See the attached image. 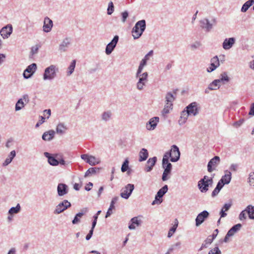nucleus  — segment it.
I'll use <instances>...</instances> for the list:
<instances>
[{
    "mask_svg": "<svg viewBox=\"0 0 254 254\" xmlns=\"http://www.w3.org/2000/svg\"><path fill=\"white\" fill-rule=\"evenodd\" d=\"M249 183L250 185L254 186V173H251L250 175Z\"/></svg>",
    "mask_w": 254,
    "mask_h": 254,
    "instance_id": "603ef678",
    "label": "nucleus"
},
{
    "mask_svg": "<svg viewBox=\"0 0 254 254\" xmlns=\"http://www.w3.org/2000/svg\"><path fill=\"white\" fill-rule=\"evenodd\" d=\"M45 156L48 158V162L53 166H57L59 164V161L54 157L51 156L50 153L48 152L44 153Z\"/></svg>",
    "mask_w": 254,
    "mask_h": 254,
    "instance_id": "393cba45",
    "label": "nucleus"
},
{
    "mask_svg": "<svg viewBox=\"0 0 254 254\" xmlns=\"http://www.w3.org/2000/svg\"><path fill=\"white\" fill-rule=\"evenodd\" d=\"M96 173V170L94 168H89L85 173L84 177H87L90 174H94Z\"/></svg>",
    "mask_w": 254,
    "mask_h": 254,
    "instance_id": "49530a36",
    "label": "nucleus"
},
{
    "mask_svg": "<svg viewBox=\"0 0 254 254\" xmlns=\"http://www.w3.org/2000/svg\"><path fill=\"white\" fill-rule=\"evenodd\" d=\"M37 66L35 64H32L29 65L23 72V76L25 78H28L34 73Z\"/></svg>",
    "mask_w": 254,
    "mask_h": 254,
    "instance_id": "9d476101",
    "label": "nucleus"
},
{
    "mask_svg": "<svg viewBox=\"0 0 254 254\" xmlns=\"http://www.w3.org/2000/svg\"><path fill=\"white\" fill-rule=\"evenodd\" d=\"M75 60L72 61L69 66L68 68L67 75H70L74 71L75 66Z\"/></svg>",
    "mask_w": 254,
    "mask_h": 254,
    "instance_id": "4c0bfd02",
    "label": "nucleus"
},
{
    "mask_svg": "<svg viewBox=\"0 0 254 254\" xmlns=\"http://www.w3.org/2000/svg\"><path fill=\"white\" fill-rule=\"evenodd\" d=\"M119 37L118 36H115L112 41L109 43L106 48V53L107 55L110 54L112 51L114 50V48L116 47V45L118 41Z\"/></svg>",
    "mask_w": 254,
    "mask_h": 254,
    "instance_id": "1a4fd4ad",
    "label": "nucleus"
},
{
    "mask_svg": "<svg viewBox=\"0 0 254 254\" xmlns=\"http://www.w3.org/2000/svg\"><path fill=\"white\" fill-rule=\"evenodd\" d=\"M146 24L144 20L138 21L133 28L132 34L134 39L138 38L145 29Z\"/></svg>",
    "mask_w": 254,
    "mask_h": 254,
    "instance_id": "7ed1b4c3",
    "label": "nucleus"
},
{
    "mask_svg": "<svg viewBox=\"0 0 254 254\" xmlns=\"http://www.w3.org/2000/svg\"><path fill=\"white\" fill-rule=\"evenodd\" d=\"M180 153L178 147L174 145L172 146L171 149L169 152H167L164 155L163 157V162L164 163H166L167 161V159L170 157V160L172 162H176L179 160L180 158Z\"/></svg>",
    "mask_w": 254,
    "mask_h": 254,
    "instance_id": "f257e3e1",
    "label": "nucleus"
},
{
    "mask_svg": "<svg viewBox=\"0 0 254 254\" xmlns=\"http://www.w3.org/2000/svg\"><path fill=\"white\" fill-rule=\"evenodd\" d=\"M220 190L218 189V188L216 187L212 193V196L214 197L216 195L219 193Z\"/></svg>",
    "mask_w": 254,
    "mask_h": 254,
    "instance_id": "052dcab7",
    "label": "nucleus"
},
{
    "mask_svg": "<svg viewBox=\"0 0 254 254\" xmlns=\"http://www.w3.org/2000/svg\"><path fill=\"white\" fill-rule=\"evenodd\" d=\"M128 17V13L127 11H125L122 13V21L125 22L126 21L127 17Z\"/></svg>",
    "mask_w": 254,
    "mask_h": 254,
    "instance_id": "6e6d98bb",
    "label": "nucleus"
},
{
    "mask_svg": "<svg viewBox=\"0 0 254 254\" xmlns=\"http://www.w3.org/2000/svg\"><path fill=\"white\" fill-rule=\"evenodd\" d=\"M55 131L53 130L45 132L42 135V138L44 140L49 141L52 139L55 135Z\"/></svg>",
    "mask_w": 254,
    "mask_h": 254,
    "instance_id": "5701e85b",
    "label": "nucleus"
},
{
    "mask_svg": "<svg viewBox=\"0 0 254 254\" xmlns=\"http://www.w3.org/2000/svg\"><path fill=\"white\" fill-rule=\"evenodd\" d=\"M220 80L216 79L213 81L209 86L210 90H216L220 86Z\"/></svg>",
    "mask_w": 254,
    "mask_h": 254,
    "instance_id": "473e14b6",
    "label": "nucleus"
},
{
    "mask_svg": "<svg viewBox=\"0 0 254 254\" xmlns=\"http://www.w3.org/2000/svg\"><path fill=\"white\" fill-rule=\"evenodd\" d=\"M93 186V184L92 183L89 182L88 184L86 185V186L85 187V189L89 191L91 189L92 187Z\"/></svg>",
    "mask_w": 254,
    "mask_h": 254,
    "instance_id": "e2e57ef3",
    "label": "nucleus"
},
{
    "mask_svg": "<svg viewBox=\"0 0 254 254\" xmlns=\"http://www.w3.org/2000/svg\"><path fill=\"white\" fill-rule=\"evenodd\" d=\"M110 117V114L109 113H104L103 114L102 118L104 120H107Z\"/></svg>",
    "mask_w": 254,
    "mask_h": 254,
    "instance_id": "680f3d73",
    "label": "nucleus"
},
{
    "mask_svg": "<svg viewBox=\"0 0 254 254\" xmlns=\"http://www.w3.org/2000/svg\"><path fill=\"white\" fill-rule=\"evenodd\" d=\"M128 168V161L127 159H126L122 165V168H121L122 171L123 172H126Z\"/></svg>",
    "mask_w": 254,
    "mask_h": 254,
    "instance_id": "c03bdc74",
    "label": "nucleus"
},
{
    "mask_svg": "<svg viewBox=\"0 0 254 254\" xmlns=\"http://www.w3.org/2000/svg\"><path fill=\"white\" fill-rule=\"evenodd\" d=\"M224 183H221V180L218 182V183L217 185L216 188H218L220 190L222 189L223 186H224Z\"/></svg>",
    "mask_w": 254,
    "mask_h": 254,
    "instance_id": "338daca9",
    "label": "nucleus"
},
{
    "mask_svg": "<svg viewBox=\"0 0 254 254\" xmlns=\"http://www.w3.org/2000/svg\"><path fill=\"white\" fill-rule=\"evenodd\" d=\"M93 230H90L89 233L87 235V236L86 237V239L87 240H89L91 238L92 234H93Z\"/></svg>",
    "mask_w": 254,
    "mask_h": 254,
    "instance_id": "69168bd1",
    "label": "nucleus"
},
{
    "mask_svg": "<svg viewBox=\"0 0 254 254\" xmlns=\"http://www.w3.org/2000/svg\"><path fill=\"white\" fill-rule=\"evenodd\" d=\"M249 217L251 219H254V206L249 205L246 208Z\"/></svg>",
    "mask_w": 254,
    "mask_h": 254,
    "instance_id": "c85d7f7f",
    "label": "nucleus"
},
{
    "mask_svg": "<svg viewBox=\"0 0 254 254\" xmlns=\"http://www.w3.org/2000/svg\"><path fill=\"white\" fill-rule=\"evenodd\" d=\"M147 76L148 74L146 72L140 75V74H138V76L139 77V79L137 84V87L139 90H141L143 88V86L145 84V83L147 81Z\"/></svg>",
    "mask_w": 254,
    "mask_h": 254,
    "instance_id": "2eb2a0df",
    "label": "nucleus"
},
{
    "mask_svg": "<svg viewBox=\"0 0 254 254\" xmlns=\"http://www.w3.org/2000/svg\"><path fill=\"white\" fill-rule=\"evenodd\" d=\"M67 186L63 184H60L58 186V194L60 196H63L67 192L66 190Z\"/></svg>",
    "mask_w": 254,
    "mask_h": 254,
    "instance_id": "b1692460",
    "label": "nucleus"
},
{
    "mask_svg": "<svg viewBox=\"0 0 254 254\" xmlns=\"http://www.w3.org/2000/svg\"><path fill=\"white\" fill-rule=\"evenodd\" d=\"M148 156V151L146 149L142 148L139 152V161L145 160Z\"/></svg>",
    "mask_w": 254,
    "mask_h": 254,
    "instance_id": "cd10ccee",
    "label": "nucleus"
},
{
    "mask_svg": "<svg viewBox=\"0 0 254 254\" xmlns=\"http://www.w3.org/2000/svg\"><path fill=\"white\" fill-rule=\"evenodd\" d=\"M84 213L83 212H79L77 213L75 216L74 219L72 220L73 224H76L80 222L79 218H81L83 215Z\"/></svg>",
    "mask_w": 254,
    "mask_h": 254,
    "instance_id": "58836bf2",
    "label": "nucleus"
},
{
    "mask_svg": "<svg viewBox=\"0 0 254 254\" xmlns=\"http://www.w3.org/2000/svg\"><path fill=\"white\" fill-rule=\"evenodd\" d=\"M231 206V204L230 203H226L224 205L220 213L221 217H224L226 216L227 213H225V211H228L230 209Z\"/></svg>",
    "mask_w": 254,
    "mask_h": 254,
    "instance_id": "7c9ffc66",
    "label": "nucleus"
},
{
    "mask_svg": "<svg viewBox=\"0 0 254 254\" xmlns=\"http://www.w3.org/2000/svg\"><path fill=\"white\" fill-rule=\"evenodd\" d=\"M254 3V0H248L243 4L241 8V11L242 12H246Z\"/></svg>",
    "mask_w": 254,
    "mask_h": 254,
    "instance_id": "2f4dec72",
    "label": "nucleus"
},
{
    "mask_svg": "<svg viewBox=\"0 0 254 254\" xmlns=\"http://www.w3.org/2000/svg\"><path fill=\"white\" fill-rule=\"evenodd\" d=\"M53 27V21L49 17H46L44 19L43 31L45 32H50Z\"/></svg>",
    "mask_w": 254,
    "mask_h": 254,
    "instance_id": "a211bd4d",
    "label": "nucleus"
},
{
    "mask_svg": "<svg viewBox=\"0 0 254 254\" xmlns=\"http://www.w3.org/2000/svg\"><path fill=\"white\" fill-rule=\"evenodd\" d=\"M23 100L25 101V102H28V96L27 95H24L22 99H19L17 102L16 104L15 105V110L18 111L21 109L24 106V104L23 102Z\"/></svg>",
    "mask_w": 254,
    "mask_h": 254,
    "instance_id": "412c9836",
    "label": "nucleus"
},
{
    "mask_svg": "<svg viewBox=\"0 0 254 254\" xmlns=\"http://www.w3.org/2000/svg\"><path fill=\"white\" fill-rule=\"evenodd\" d=\"M38 50V47L37 46H35L34 47H33L31 49V53L32 55L36 54Z\"/></svg>",
    "mask_w": 254,
    "mask_h": 254,
    "instance_id": "0e129e2a",
    "label": "nucleus"
},
{
    "mask_svg": "<svg viewBox=\"0 0 254 254\" xmlns=\"http://www.w3.org/2000/svg\"><path fill=\"white\" fill-rule=\"evenodd\" d=\"M80 187H81V185L77 183L74 184V186H73L74 189H75L76 190H79V189L80 188Z\"/></svg>",
    "mask_w": 254,
    "mask_h": 254,
    "instance_id": "774afa93",
    "label": "nucleus"
},
{
    "mask_svg": "<svg viewBox=\"0 0 254 254\" xmlns=\"http://www.w3.org/2000/svg\"><path fill=\"white\" fill-rule=\"evenodd\" d=\"M216 68L217 67L214 65V64H212L211 63L210 66L209 68L207 69V70L208 72H210L215 70Z\"/></svg>",
    "mask_w": 254,
    "mask_h": 254,
    "instance_id": "864d4df0",
    "label": "nucleus"
},
{
    "mask_svg": "<svg viewBox=\"0 0 254 254\" xmlns=\"http://www.w3.org/2000/svg\"><path fill=\"white\" fill-rule=\"evenodd\" d=\"M131 224L129 225L128 228L129 229H134L136 227L138 226L140 224V220L137 219V217L132 218L131 219Z\"/></svg>",
    "mask_w": 254,
    "mask_h": 254,
    "instance_id": "a878e982",
    "label": "nucleus"
},
{
    "mask_svg": "<svg viewBox=\"0 0 254 254\" xmlns=\"http://www.w3.org/2000/svg\"><path fill=\"white\" fill-rule=\"evenodd\" d=\"M246 213H247V211H246V209L242 211L239 215V219L241 220L245 219L246 218Z\"/></svg>",
    "mask_w": 254,
    "mask_h": 254,
    "instance_id": "3c124183",
    "label": "nucleus"
},
{
    "mask_svg": "<svg viewBox=\"0 0 254 254\" xmlns=\"http://www.w3.org/2000/svg\"><path fill=\"white\" fill-rule=\"evenodd\" d=\"M156 160L157 158L156 157H154L153 158L149 159V160L147 162V164L146 165V171L149 172L152 170L153 167L156 163Z\"/></svg>",
    "mask_w": 254,
    "mask_h": 254,
    "instance_id": "4be33fe9",
    "label": "nucleus"
},
{
    "mask_svg": "<svg viewBox=\"0 0 254 254\" xmlns=\"http://www.w3.org/2000/svg\"><path fill=\"white\" fill-rule=\"evenodd\" d=\"M203 22L204 23H206V25L205 26V27L206 28H207V29H209L211 28V27H212V25H211V24H210L209 23V21H208V19H204V20L203 21Z\"/></svg>",
    "mask_w": 254,
    "mask_h": 254,
    "instance_id": "5fc2aeb1",
    "label": "nucleus"
},
{
    "mask_svg": "<svg viewBox=\"0 0 254 254\" xmlns=\"http://www.w3.org/2000/svg\"><path fill=\"white\" fill-rule=\"evenodd\" d=\"M114 11V5L113 2L111 1L109 3L108 8V14H111Z\"/></svg>",
    "mask_w": 254,
    "mask_h": 254,
    "instance_id": "de8ad7c7",
    "label": "nucleus"
},
{
    "mask_svg": "<svg viewBox=\"0 0 254 254\" xmlns=\"http://www.w3.org/2000/svg\"><path fill=\"white\" fill-rule=\"evenodd\" d=\"M198 112L197 104L195 102H193L187 107L186 111H184L182 112L181 118V119H183V122H185L189 115L195 116Z\"/></svg>",
    "mask_w": 254,
    "mask_h": 254,
    "instance_id": "f03ea898",
    "label": "nucleus"
},
{
    "mask_svg": "<svg viewBox=\"0 0 254 254\" xmlns=\"http://www.w3.org/2000/svg\"><path fill=\"white\" fill-rule=\"evenodd\" d=\"M71 204L66 200H64L62 202L59 204L54 211L55 214H60L70 207Z\"/></svg>",
    "mask_w": 254,
    "mask_h": 254,
    "instance_id": "6e6552de",
    "label": "nucleus"
},
{
    "mask_svg": "<svg viewBox=\"0 0 254 254\" xmlns=\"http://www.w3.org/2000/svg\"><path fill=\"white\" fill-rule=\"evenodd\" d=\"M213 183L212 179H209L207 176H205L201 179L198 183V186L202 192H205L208 190L209 186H211Z\"/></svg>",
    "mask_w": 254,
    "mask_h": 254,
    "instance_id": "20e7f679",
    "label": "nucleus"
},
{
    "mask_svg": "<svg viewBox=\"0 0 254 254\" xmlns=\"http://www.w3.org/2000/svg\"><path fill=\"white\" fill-rule=\"evenodd\" d=\"M12 32V27L11 25H7L3 27L0 31L1 36L4 39L8 38Z\"/></svg>",
    "mask_w": 254,
    "mask_h": 254,
    "instance_id": "9b49d317",
    "label": "nucleus"
},
{
    "mask_svg": "<svg viewBox=\"0 0 254 254\" xmlns=\"http://www.w3.org/2000/svg\"><path fill=\"white\" fill-rule=\"evenodd\" d=\"M40 118V120L36 125V127H38L40 125L42 124L45 122V118L44 117H43V116H41Z\"/></svg>",
    "mask_w": 254,
    "mask_h": 254,
    "instance_id": "4d7b16f0",
    "label": "nucleus"
},
{
    "mask_svg": "<svg viewBox=\"0 0 254 254\" xmlns=\"http://www.w3.org/2000/svg\"><path fill=\"white\" fill-rule=\"evenodd\" d=\"M134 189V186L132 184H128L122 189L121 196L124 198L127 199L131 194Z\"/></svg>",
    "mask_w": 254,
    "mask_h": 254,
    "instance_id": "0eeeda50",
    "label": "nucleus"
},
{
    "mask_svg": "<svg viewBox=\"0 0 254 254\" xmlns=\"http://www.w3.org/2000/svg\"><path fill=\"white\" fill-rule=\"evenodd\" d=\"M178 222L177 219L175 220V223L174 226L169 230L168 233V237L169 238L171 237L174 233L176 231V230L178 227Z\"/></svg>",
    "mask_w": 254,
    "mask_h": 254,
    "instance_id": "72a5a7b5",
    "label": "nucleus"
},
{
    "mask_svg": "<svg viewBox=\"0 0 254 254\" xmlns=\"http://www.w3.org/2000/svg\"><path fill=\"white\" fill-rule=\"evenodd\" d=\"M57 132L58 133H63L66 130V127L62 124H59L57 127Z\"/></svg>",
    "mask_w": 254,
    "mask_h": 254,
    "instance_id": "c9c22d12",
    "label": "nucleus"
},
{
    "mask_svg": "<svg viewBox=\"0 0 254 254\" xmlns=\"http://www.w3.org/2000/svg\"><path fill=\"white\" fill-rule=\"evenodd\" d=\"M234 42L235 39L233 38L226 39L223 43V47L225 50L229 49L232 47Z\"/></svg>",
    "mask_w": 254,
    "mask_h": 254,
    "instance_id": "6ab92c4d",
    "label": "nucleus"
},
{
    "mask_svg": "<svg viewBox=\"0 0 254 254\" xmlns=\"http://www.w3.org/2000/svg\"><path fill=\"white\" fill-rule=\"evenodd\" d=\"M174 97L172 94L171 93H168L166 96V104L169 105V104H172V102L174 100Z\"/></svg>",
    "mask_w": 254,
    "mask_h": 254,
    "instance_id": "e433bc0d",
    "label": "nucleus"
},
{
    "mask_svg": "<svg viewBox=\"0 0 254 254\" xmlns=\"http://www.w3.org/2000/svg\"><path fill=\"white\" fill-rule=\"evenodd\" d=\"M56 66L51 65L49 67L46 68L44 74V79H52L56 76Z\"/></svg>",
    "mask_w": 254,
    "mask_h": 254,
    "instance_id": "423d86ee",
    "label": "nucleus"
},
{
    "mask_svg": "<svg viewBox=\"0 0 254 254\" xmlns=\"http://www.w3.org/2000/svg\"><path fill=\"white\" fill-rule=\"evenodd\" d=\"M158 117H154L150 120L148 124H147L146 127L148 129H153L156 127L157 123L159 122Z\"/></svg>",
    "mask_w": 254,
    "mask_h": 254,
    "instance_id": "aec40b11",
    "label": "nucleus"
},
{
    "mask_svg": "<svg viewBox=\"0 0 254 254\" xmlns=\"http://www.w3.org/2000/svg\"><path fill=\"white\" fill-rule=\"evenodd\" d=\"M215 231L216 232V234H213L212 235L209 236L205 240L204 243L202 244L201 248L199 250V251H201L203 249L207 248L209 245L211 244L213 240L216 237L218 233V230L216 229Z\"/></svg>",
    "mask_w": 254,
    "mask_h": 254,
    "instance_id": "ddd939ff",
    "label": "nucleus"
},
{
    "mask_svg": "<svg viewBox=\"0 0 254 254\" xmlns=\"http://www.w3.org/2000/svg\"><path fill=\"white\" fill-rule=\"evenodd\" d=\"M15 154H16L15 151L14 150L10 152V154L9 157L7 158L5 160V162L3 163V165L6 166L8 164H9L11 162V161L13 159V158L15 156Z\"/></svg>",
    "mask_w": 254,
    "mask_h": 254,
    "instance_id": "f704fd0d",
    "label": "nucleus"
},
{
    "mask_svg": "<svg viewBox=\"0 0 254 254\" xmlns=\"http://www.w3.org/2000/svg\"><path fill=\"white\" fill-rule=\"evenodd\" d=\"M173 106L172 104H169V105H167L166 104L165 107L162 111V114L163 115H165L168 114L169 112L170 109H172V107Z\"/></svg>",
    "mask_w": 254,
    "mask_h": 254,
    "instance_id": "37998d69",
    "label": "nucleus"
},
{
    "mask_svg": "<svg viewBox=\"0 0 254 254\" xmlns=\"http://www.w3.org/2000/svg\"><path fill=\"white\" fill-rule=\"evenodd\" d=\"M231 179V174L229 172L227 174L223 176L220 180L221 183H224V184H228L230 183Z\"/></svg>",
    "mask_w": 254,
    "mask_h": 254,
    "instance_id": "c756f323",
    "label": "nucleus"
},
{
    "mask_svg": "<svg viewBox=\"0 0 254 254\" xmlns=\"http://www.w3.org/2000/svg\"><path fill=\"white\" fill-rule=\"evenodd\" d=\"M220 162V158L218 156H215L208 162L207 168L208 171L211 172L215 169V167Z\"/></svg>",
    "mask_w": 254,
    "mask_h": 254,
    "instance_id": "f8f14e48",
    "label": "nucleus"
},
{
    "mask_svg": "<svg viewBox=\"0 0 254 254\" xmlns=\"http://www.w3.org/2000/svg\"><path fill=\"white\" fill-rule=\"evenodd\" d=\"M219 80H220V82L224 81H228L229 80V78L227 74L225 72H224L221 74V77Z\"/></svg>",
    "mask_w": 254,
    "mask_h": 254,
    "instance_id": "8fccbe9b",
    "label": "nucleus"
},
{
    "mask_svg": "<svg viewBox=\"0 0 254 254\" xmlns=\"http://www.w3.org/2000/svg\"><path fill=\"white\" fill-rule=\"evenodd\" d=\"M171 172L169 171L167 169H164V171L162 175V180L165 181L169 179V175L170 174Z\"/></svg>",
    "mask_w": 254,
    "mask_h": 254,
    "instance_id": "a19ab883",
    "label": "nucleus"
},
{
    "mask_svg": "<svg viewBox=\"0 0 254 254\" xmlns=\"http://www.w3.org/2000/svg\"><path fill=\"white\" fill-rule=\"evenodd\" d=\"M249 114L251 116H254V103L251 105Z\"/></svg>",
    "mask_w": 254,
    "mask_h": 254,
    "instance_id": "bf43d9fd",
    "label": "nucleus"
},
{
    "mask_svg": "<svg viewBox=\"0 0 254 254\" xmlns=\"http://www.w3.org/2000/svg\"><path fill=\"white\" fill-rule=\"evenodd\" d=\"M162 165L163 168L164 169H167L169 171L171 172L172 169V164L169 162V159H167V161L166 163L163 162V160H162Z\"/></svg>",
    "mask_w": 254,
    "mask_h": 254,
    "instance_id": "79ce46f5",
    "label": "nucleus"
},
{
    "mask_svg": "<svg viewBox=\"0 0 254 254\" xmlns=\"http://www.w3.org/2000/svg\"><path fill=\"white\" fill-rule=\"evenodd\" d=\"M20 209V206L19 204H18L16 207H12L9 210V213L10 214H12L14 213H18Z\"/></svg>",
    "mask_w": 254,
    "mask_h": 254,
    "instance_id": "ea45409f",
    "label": "nucleus"
},
{
    "mask_svg": "<svg viewBox=\"0 0 254 254\" xmlns=\"http://www.w3.org/2000/svg\"><path fill=\"white\" fill-rule=\"evenodd\" d=\"M208 254H221V251L218 247H215L210 251Z\"/></svg>",
    "mask_w": 254,
    "mask_h": 254,
    "instance_id": "09e8293b",
    "label": "nucleus"
},
{
    "mask_svg": "<svg viewBox=\"0 0 254 254\" xmlns=\"http://www.w3.org/2000/svg\"><path fill=\"white\" fill-rule=\"evenodd\" d=\"M168 190V187L167 185L164 186L163 188H162L159 190L158 191L156 196H155V200H154L152 203V205H154L156 203H160L162 201H160L159 199H158V197L161 198L164 194Z\"/></svg>",
    "mask_w": 254,
    "mask_h": 254,
    "instance_id": "4468645a",
    "label": "nucleus"
},
{
    "mask_svg": "<svg viewBox=\"0 0 254 254\" xmlns=\"http://www.w3.org/2000/svg\"><path fill=\"white\" fill-rule=\"evenodd\" d=\"M44 115L47 116V118L48 119L51 116V110L50 109L44 110Z\"/></svg>",
    "mask_w": 254,
    "mask_h": 254,
    "instance_id": "13d9d810",
    "label": "nucleus"
},
{
    "mask_svg": "<svg viewBox=\"0 0 254 254\" xmlns=\"http://www.w3.org/2000/svg\"><path fill=\"white\" fill-rule=\"evenodd\" d=\"M211 63L214 64V65L217 67L219 65V61L217 56H215L211 59Z\"/></svg>",
    "mask_w": 254,
    "mask_h": 254,
    "instance_id": "a18cd8bd",
    "label": "nucleus"
},
{
    "mask_svg": "<svg viewBox=\"0 0 254 254\" xmlns=\"http://www.w3.org/2000/svg\"><path fill=\"white\" fill-rule=\"evenodd\" d=\"M209 215V213L206 211H203L199 213L195 219L196 226L200 225Z\"/></svg>",
    "mask_w": 254,
    "mask_h": 254,
    "instance_id": "f3484780",
    "label": "nucleus"
},
{
    "mask_svg": "<svg viewBox=\"0 0 254 254\" xmlns=\"http://www.w3.org/2000/svg\"><path fill=\"white\" fill-rule=\"evenodd\" d=\"M81 158L91 166L96 165L100 162L99 158L86 154L81 155Z\"/></svg>",
    "mask_w": 254,
    "mask_h": 254,
    "instance_id": "39448f33",
    "label": "nucleus"
},
{
    "mask_svg": "<svg viewBox=\"0 0 254 254\" xmlns=\"http://www.w3.org/2000/svg\"><path fill=\"white\" fill-rule=\"evenodd\" d=\"M241 227L242 225L241 224H238L234 226L232 228H231L228 231L227 234H226L224 238V242H227L229 238L231 236H233L234 234L241 228Z\"/></svg>",
    "mask_w": 254,
    "mask_h": 254,
    "instance_id": "dca6fc26",
    "label": "nucleus"
},
{
    "mask_svg": "<svg viewBox=\"0 0 254 254\" xmlns=\"http://www.w3.org/2000/svg\"><path fill=\"white\" fill-rule=\"evenodd\" d=\"M149 59V56L147 55V54L145 56L144 58L141 61L140 65L138 67V69L137 72V75L138 76V74H140L143 68V67L146 65V62Z\"/></svg>",
    "mask_w": 254,
    "mask_h": 254,
    "instance_id": "bb28decb",
    "label": "nucleus"
}]
</instances>
